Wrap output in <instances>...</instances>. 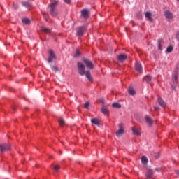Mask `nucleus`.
Wrapping results in <instances>:
<instances>
[{"mask_svg": "<svg viewBox=\"0 0 179 179\" xmlns=\"http://www.w3.org/2000/svg\"><path fill=\"white\" fill-rule=\"evenodd\" d=\"M77 66L78 69V73L81 76H83V75H85L86 78H87L88 80L90 82H93V78H92V75L90 74V71H85V66L82 62H78L77 63Z\"/></svg>", "mask_w": 179, "mask_h": 179, "instance_id": "1", "label": "nucleus"}, {"mask_svg": "<svg viewBox=\"0 0 179 179\" xmlns=\"http://www.w3.org/2000/svg\"><path fill=\"white\" fill-rule=\"evenodd\" d=\"M58 5V1H56L49 5L50 13L51 16H57L58 11L57 10V6Z\"/></svg>", "mask_w": 179, "mask_h": 179, "instance_id": "2", "label": "nucleus"}, {"mask_svg": "<svg viewBox=\"0 0 179 179\" xmlns=\"http://www.w3.org/2000/svg\"><path fill=\"white\" fill-rule=\"evenodd\" d=\"M118 127H119V129L116 131V136L120 138V136H121L122 135H124V134L125 133V131H124L123 123H120L118 124Z\"/></svg>", "mask_w": 179, "mask_h": 179, "instance_id": "3", "label": "nucleus"}, {"mask_svg": "<svg viewBox=\"0 0 179 179\" xmlns=\"http://www.w3.org/2000/svg\"><path fill=\"white\" fill-rule=\"evenodd\" d=\"M10 149V144L9 143H3L0 144V151L1 153H3Z\"/></svg>", "mask_w": 179, "mask_h": 179, "instance_id": "4", "label": "nucleus"}, {"mask_svg": "<svg viewBox=\"0 0 179 179\" xmlns=\"http://www.w3.org/2000/svg\"><path fill=\"white\" fill-rule=\"evenodd\" d=\"M81 16L83 19H87L90 16V11L87 8H84L81 10Z\"/></svg>", "mask_w": 179, "mask_h": 179, "instance_id": "5", "label": "nucleus"}, {"mask_svg": "<svg viewBox=\"0 0 179 179\" xmlns=\"http://www.w3.org/2000/svg\"><path fill=\"white\" fill-rule=\"evenodd\" d=\"M56 58H57V57L55 56V54H54V52L52 51V50H49V57H48V62L51 63Z\"/></svg>", "mask_w": 179, "mask_h": 179, "instance_id": "6", "label": "nucleus"}, {"mask_svg": "<svg viewBox=\"0 0 179 179\" xmlns=\"http://www.w3.org/2000/svg\"><path fill=\"white\" fill-rule=\"evenodd\" d=\"M83 61L84 64L86 65L87 68H89L90 69H93L94 66L92 61L89 60L88 59H83Z\"/></svg>", "mask_w": 179, "mask_h": 179, "instance_id": "7", "label": "nucleus"}, {"mask_svg": "<svg viewBox=\"0 0 179 179\" xmlns=\"http://www.w3.org/2000/svg\"><path fill=\"white\" fill-rule=\"evenodd\" d=\"M153 174H154L153 170L148 169L145 173V177L147 179H152L153 178Z\"/></svg>", "mask_w": 179, "mask_h": 179, "instance_id": "8", "label": "nucleus"}, {"mask_svg": "<svg viewBox=\"0 0 179 179\" xmlns=\"http://www.w3.org/2000/svg\"><path fill=\"white\" fill-rule=\"evenodd\" d=\"M145 122L149 125V127H152L153 125V120H152V117L150 116L146 115L145 117Z\"/></svg>", "mask_w": 179, "mask_h": 179, "instance_id": "9", "label": "nucleus"}, {"mask_svg": "<svg viewBox=\"0 0 179 179\" xmlns=\"http://www.w3.org/2000/svg\"><path fill=\"white\" fill-rule=\"evenodd\" d=\"M85 30H86V28H85V27H78V29L77 30L78 36H83V33H85Z\"/></svg>", "mask_w": 179, "mask_h": 179, "instance_id": "10", "label": "nucleus"}, {"mask_svg": "<svg viewBox=\"0 0 179 179\" xmlns=\"http://www.w3.org/2000/svg\"><path fill=\"white\" fill-rule=\"evenodd\" d=\"M164 16L166 19H173V13H171L170 10H166L164 12Z\"/></svg>", "mask_w": 179, "mask_h": 179, "instance_id": "11", "label": "nucleus"}, {"mask_svg": "<svg viewBox=\"0 0 179 179\" xmlns=\"http://www.w3.org/2000/svg\"><path fill=\"white\" fill-rule=\"evenodd\" d=\"M117 59L118 61H120V62H124V61H125L127 59V55L125 54H120L118 57H117Z\"/></svg>", "mask_w": 179, "mask_h": 179, "instance_id": "12", "label": "nucleus"}, {"mask_svg": "<svg viewBox=\"0 0 179 179\" xmlns=\"http://www.w3.org/2000/svg\"><path fill=\"white\" fill-rule=\"evenodd\" d=\"M145 17L148 19L150 22H153V18L152 17V13L150 11H147L145 13Z\"/></svg>", "mask_w": 179, "mask_h": 179, "instance_id": "13", "label": "nucleus"}, {"mask_svg": "<svg viewBox=\"0 0 179 179\" xmlns=\"http://www.w3.org/2000/svg\"><path fill=\"white\" fill-rule=\"evenodd\" d=\"M136 70L138 71L140 73H142V65L138 62L135 64Z\"/></svg>", "mask_w": 179, "mask_h": 179, "instance_id": "14", "label": "nucleus"}, {"mask_svg": "<svg viewBox=\"0 0 179 179\" xmlns=\"http://www.w3.org/2000/svg\"><path fill=\"white\" fill-rule=\"evenodd\" d=\"M131 131L134 135H136L137 136H139V135H141V130L139 129L132 128Z\"/></svg>", "mask_w": 179, "mask_h": 179, "instance_id": "15", "label": "nucleus"}, {"mask_svg": "<svg viewBox=\"0 0 179 179\" xmlns=\"http://www.w3.org/2000/svg\"><path fill=\"white\" fill-rule=\"evenodd\" d=\"M158 103H159V106H161V107L166 106V102L161 97H158Z\"/></svg>", "mask_w": 179, "mask_h": 179, "instance_id": "16", "label": "nucleus"}, {"mask_svg": "<svg viewBox=\"0 0 179 179\" xmlns=\"http://www.w3.org/2000/svg\"><path fill=\"white\" fill-rule=\"evenodd\" d=\"M92 124H94V125H97V127H100V122H99V119L97 118H93L91 120Z\"/></svg>", "mask_w": 179, "mask_h": 179, "instance_id": "17", "label": "nucleus"}, {"mask_svg": "<svg viewBox=\"0 0 179 179\" xmlns=\"http://www.w3.org/2000/svg\"><path fill=\"white\" fill-rule=\"evenodd\" d=\"M22 6H24L25 8H31V3L29 1H22Z\"/></svg>", "mask_w": 179, "mask_h": 179, "instance_id": "18", "label": "nucleus"}, {"mask_svg": "<svg viewBox=\"0 0 179 179\" xmlns=\"http://www.w3.org/2000/svg\"><path fill=\"white\" fill-rule=\"evenodd\" d=\"M144 80L147 83H150V81L152 80V76L147 75L144 77Z\"/></svg>", "mask_w": 179, "mask_h": 179, "instance_id": "19", "label": "nucleus"}, {"mask_svg": "<svg viewBox=\"0 0 179 179\" xmlns=\"http://www.w3.org/2000/svg\"><path fill=\"white\" fill-rule=\"evenodd\" d=\"M101 113L104 114V115H107V114H108V109H107L106 106H102Z\"/></svg>", "mask_w": 179, "mask_h": 179, "instance_id": "20", "label": "nucleus"}, {"mask_svg": "<svg viewBox=\"0 0 179 179\" xmlns=\"http://www.w3.org/2000/svg\"><path fill=\"white\" fill-rule=\"evenodd\" d=\"M128 92L129 93L131 94V96H134V94L136 93L135 92V90L133 88V87H130L129 90H128Z\"/></svg>", "mask_w": 179, "mask_h": 179, "instance_id": "21", "label": "nucleus"}, {"mask_svg": "<svg viewBox=\"0 0 179 179\" xmlns=\"http://www.w3.org/2000/svg\"><path fill=\"white\" fill-rule=\"evenodd\" d=\"M141 162H142L143 164H146L148 162V157H146V156H143L141 158Z\"/></svg>", "mask_w": 179, "mask_h": 179, "instance_id": "22", "label": "nucleus"}, {"mask_svg": "<svg viewBox=\"0 0 179 179\" xmlns=\"http://www.w3.org/2000/svg\"><path fill=\"white\" fill-rule=\"evenodd\" d=\"M112 107H113L114 108H121V104L118 103H113Z\"/></svg>", "mask_w": 179, "mask_h": 179, "instance_id": "23", "label": "nucleus"}, {"mask_svg": "<svg viewBox=\"0 0 179 179\" xmlns=\"http://www.w3.org/2000/svg\"><path fill=\"white\" fill-rule=\"evenodd\" d=\"M22 23H24V24H30V20L28 18H24L22 19Z\"/></svg>", "mask_w": 179, "mask_h": 179, "instance_id": "24", "label": "nucleus"}, {"mask_svg": "<svg viewBox=\"0 0 179 179\" xmlns=\"http://www.w3.org/2000/svg\"><path fill=\"white\" fill-rule=\"evenodd\" d=\"M41 30L42 31H43V33H45L46 34H48L50 33V29L48 28L43 27Z\"/></svg>", "mask_w": 179, "mask_h": 179, "instance_id": "25", "label": "nucleus"}, {"mask_svg": "<svg viewBox=\"0 0 179 179\" xmlns=\"http://www.w3.org/2000/svg\"><path fill=\"white\" fill-rule=\"evenodd\" d=\"M59 169H61V167L59 165H55L53 167V170H55L56 173H58L59 171Z\"/></svg>", "mask_w": 179, "mask_h": 179, "instance_id": "26", "label": "nucleus"}, {"mask_svg": "<svg viewBox=\"0 0 179 179\" xmlns=\"http://www.w3.org/2000/svg\"><path fill=\"white\" fill-rule=\"evenodd\" d=\"M59 124L61 127L65 125V120H64V119H59Z\"/></svg>", "mask_w": 179, "mask_h": 179, "instance_id": "27", "label": "nucleus"}, {"mask_svg": "<svg viewBox=\"0 0 179 179\" xmlns=\"http://www.w3.org/2000/svg\"><path fill=\"white\" fill-rule=\"evenodd\" d=\"M173 51V46H169L167 48H166V52L168 53H170Z\"/></svg>", "mask_w": 179, "mask_h": 179, "instance_id": "28", "label": "nucleus"}, {"mask_svg": "<svg viewBox=\"0 0 179 179\" xmlns=\"http://www.w3.org/2000/svg\"><path fill=\"white\" fill-rule=\"evenodd\" d=\"M162 39L158 40V49L162 50Z\"/></svg>", "mask_w": 179, "mask_h": 179, "instance_id": "29", "label": "nucleus"}, {"mask_svg": "<svg viewBox=\"0 0 179 179\" xmlns=\"http://www.w3.org/2000/svg\"><path fill=\"white\" fill-rule=\"evenodd\" d=\"M52 71H55V72H58L59 69L57 66H52Z\"/></svg>", "mask_w": 179, "mask_h": 179, "instance_id": "30", "label": "nucleus"}, {"mask_svg": "<svg viewBox=\"0 0 179 179\" xmlns=\"http://www.w3.org/2000/svg\"><path fill=\"white\" fill-rule=\"evenodd\" d=\"M76 58H78V57H80V52H79L78 50H76V55H74Z\"/></svg>", "mask_w": 179, "mask_h": 179, "instance_id": "31", "label": "nucleus"}, {"mask_svg": "<svg viewBox=\"0 0 179 179\" xmlns=\"http://www.w3.org/2000/svg\"><path fill=\"white\" fill-rule=\"evenodd\" d=\"M173 80H175V82H177L178 79V76H177V73H175L173 78Z\"/></svg>", "mask_w": 179, "mask_h": 179, "instance_id": "32", "label": "nucleus"}, {"mask_svg": "<svg viewBox=\"0 0 179 179\" xmlns=\"http://www.w3.org/2000/svg\"><path fill=\"white\" fill-rule=\"evenodd\" d=\"M90 106V103L89 102H86L85 103V108H87V110L89 108Z\"/></svg>", "mask_w": 179, "mask_h": 179, "instance_id": "33", "label": "nucleus"}, {"mask_svg": "<svg viewBox=\"0 0 179 179\" xmlns=\"http://www.w3.org/2000/svg\"><path fill=\"white\" fill-rule=\"evenodd\" d=\"M13 8H14L15 9H19V5H17V4H13Z\"/></svg>", "mask_w": 179, "mask_h": 179, "instance_id": "34", "label": "nucleus"}, {"mask_svg": "<svg viewBox=\"0 0 179 179\" xmlns=\"http://www.w3.org/2000/svg\"><path fill=\"white\" fill-rule=\"evenodd\" d=\"M66 3H71V0H64Z\"/></svg>", "mask_w": 179, "mask_h": 179, "instance_id": "35", "label": "nucleus"}, {"mask_svg": "<svg viewBox=\"0 0 179 179\" xmlns=\"http://www.w3.org/2000/svg\"><path fill=\"white\" fill-rule=\"evenodd\" d=\"M176 38L177 40H179V31H178L176 34Z\"/></svg>", "mask_w": 179, "mask_h": 179, "instance_id": "36", "label": "nucleus"}, {"mask_svg": "<svg viewBox=\"0 0 179 179\" xmlns=\"http://www.w3.org/2000/svg\"><path fill=\"white\" fill-rule=\"evenodd\" d=\"M162 169L160 168H155V171H161Z\"/></svg>", "mask_w": 179, "mask_h": 179, "instance_id": "37", "label": "nucleus"}, {"mask_svg": "<svg viewBox=\"0 0 179 179\" xmlns=\"http://www.w3.org/2000/svg\"><path fill=\"white\" fill-rule=\"evenodd\" d=\"M154 110H155V111H157V110H159V107L155 106V107H154Z\"/></svg>", "mask_w": 179, "mask_h": 179, "instance_id": "38", "label": "nucleus"}, {"mask_svg": "<svg viewBox=\"0 0 179 179\" xmlns=\"http://www.w3.org/2000/svg\"><path fill=\"white\" fill-rule=\"evenodd\" d=\"M101 103H103V104H104V99H101Z\"/></svg>", "mask_w": 179, "mask_h": 179, "instance_id": "39", "label": "nucleus"}, {"mask_svg": "<svg viewBox=\"0 0 179 179\" xmlns=\"http://www.w3.org/2000/svg\"><path fill=\"white\" fill-rule=\"evenodd\" d=\"M176 174H178V176H179V170L176 171Z\"/></svg>", "mask_w": 179, "mask_h": 179, "instance_id": "40", "label": "nucleus"}, {"mask_svg": "<svg viewBox=\"0 0 179 179\" xmlns=\"http://www.w3.org/2000/svg\"><path fill=\"white\" fill-rule=\"evenodd\" d=\"M159 157H157V159Z\"/></svg>", "mask_w": 179, "mask_h": 179, "instance_id": "41", "label": "nucleus"}]
</instances>
